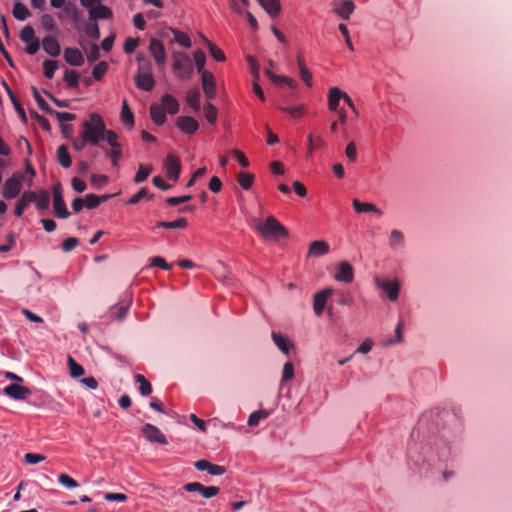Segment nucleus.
Returning a JSON list of instances; mask_svg holds the SVG:
<instances>
[{"label": "nucleus", "instance_id": "nucleus-1", "mask_svg": "<svg viewBox=\"0 0 512 512\" xmlns=\"http://www.w3.org/2000/svg\"><path fill=\"white\" fill-rule=\"evenodd\" d=\"M252 228L265 239H279L288 235L287 229L272 215L268 216L265 221L260 218H251Z\"/></svg>", "mask_w": 512, "mask_h": 512}, {"label": "nucleus", "instance_id": "nucleus-2", "mask_svg": "<svg viewBox=\"0 0 512 512\" xmlns=\"http://www.w3.org/2000/svg\"><path fill=\"white\" fill-rule=\"evenodd\" d=\"M83 131L81 135L91 145H98L104 140L106 126L103 118L98 113H91L88 121L83 122Z\"/></svg>", "mask_w": 512, "mask_h": 512}, {"label": "nucleus", "instance_id": "nucleus-3", "mask_svg": "<svg viewBox=\"0 0 512 512\" xmlns=\"http://www.w3.org/2000/svg\"><path fill=\"white\" fill-rule=\"evenodd\" d=\"M172 57V70L181 80H189L193 75V63L190 56L181 51H174Z\"/></svg>", "mask_w": 512, "mask_h": 512}, {"label": "nucleus", "instance_id": "nucleus-4", "mask_svg": "<svg viewBox=\"0 0 512 512\" xmlns=\"http://www.w3.org/2000/svg\"><path fill=\"white\" fill-rule=\"evenodd\" d=\"M53 207L54 215L60 219H67L70 216L61 190V184L58 183L53 186Z\"/></svg>", "mask_w": 512, "mask_h": 512}, {"label": "nucleus", "instance_id": "nucleus-5", "mask_svg": "<svg viewBox=\"0 0 512 512\" xmlns=\"http://www.w3.org/2000/svg\"><path fill=\"white\" fill-rule=\"evenodd\" d=\"M148 50L158 67H163L167 61L164 44L157 38L152 37L149 41Z\"/></svg>", "mask_w": 512, "mask_h": 512}, {"label": "nucleus", "instance_id": "nucleus-6", "mask_svg": "<svg viewBox=\"0 0 512 512\" xmlns=\"http://www.w3.org/2000/svg\"><path fill=\"white\" fill-rule=\"evenodd\" d=\"M21 180V175H13L5 180L2 190V195L5 199H13L21 192Z\"/></svg>", "mask_w": 512, "mask_h": 512}, {"label": "nucleus", "instance_id": "nucleus-7", "mask_svg": "<svg viewBox=\"0 0 512 512\" xmlns=\"http://www.w3.org/2000/svg\"><path fill=\"white\" fill-rule=\"evenodd\" d=\"M333 278L342 283L350 284L354 280V270L352 265L347 261H342L335 266Z\"/></svg>", "mask_w": 512, "mask_h": 512}, {"label": "nucleus", "instance_id": "nucleus-8", "mask_svg": "<svg viewBox=\"0 0 512 512\" xmlns=\"http://www.w3.org/2000/svg\"><path fill=\"white\" fill-rule=\"evenodd\" d=\"M375 284L381 288L387 295L388 299L392 302L396 301L399 296L400 282L395 279L394 281L383 280L375 278Z\"/></svg>", "mask_w": 512, "mask_h": 512}, {"label": "nucleus", "instance_id": "nucleus-9", "mask_svg": "<svg viewBox=\"0 0 512 512\" xmlns=\"http://www.w3.org/2000/svg\"><path fill=\"white\" fill-rule=\"evenodd\" d=\"M141 433L149 442L159 443L162 445H166L168 443L166 436L153 424L146 423L141 428Z\"/></svg>", "mask_w": 512, "mask_h": 512}, {"label": "nucleus", "instance_id": "nucleus-10", "mask_svg": "<svg viewBox=\"0 0 512 512\" xmlns=\"http://www.w3.org/2000/svg\"><path fill=\"white\" fill-rule=\"evenodd\" d=\"M183 489L187 492H197L207 499L216 496L220 491L216 486H204L199 482L187 483L183 486Z\"/></svg>", "mask_w": 512, "mask_h": 512}, {"label": "nucleus", "instance_id": "nucleus-11", "mask_svg": "<svg viewBox=\"0 0 512 512\" xmlns=\"http://www.w3.org/2000/svg\"><path fill=\"white\" fill-rule=\"evenodd\" d=\"M164 166L167 177L173 181H177L181 172L180 159L174 154H168Z\"/></svg>", "mask_w": 512, "mask_h": 512}, {"label": "nucleus", "instance_id": "nucleus-12", "mask_svg": "<svg viewBox=\"0 0 512 512\" xmlns=\"http://www.w3.org/2000/svg\"><path fill=\"white\" fill-rule=\"evenodd\" d=\"M333 12L343 20H348L355 10L352 0H339L333 2Z\"/></svg>", "mask_w": 512, "mask_h": 512}, {"label": "nucleus", "instance_id": "nucleus-13", "mask_svg": "<svg viewBox=\"0 0 512 512\" xmlns=\"http://www.w3.org/2000/svg\"><path fill=\"white\" fill-rule=\"evenodd\" d=\"M3 393L14 400H26L31 395V390L17 383L10 384L3 389Z\"/></svg>", "mask_w": 512, "mask_h": 512}, {"label": "nucleus", "instance_id": "nucleus-14", "mask_svg": "<svg viewBox=\"0 0 512 512\" xmlns=\"http://www.w3.org/2000/svg\"><path fill=\"white\" fill-rule=\"evenodd\" d=\"M201 83L205 96L212 100L216 97L215 77L211 72H205L201 75Z\"/></svg>", "mask_w": 512, "mask_h": 512}, {"label": "nucleus", "instance_id": "nucleus-15", "mask_svg": "<svg viewBox=\"0 0 512 512\" xmlns=\"http://www.w3.org/2000/svg\"><path fill=\"white\" fill-rule=\"evenodd\" d=\"M177 127L185 134H194L199 129V123L190 116H180L177 118Z\"/></svg>", "mask_w": 512, "mask_h": 512}, {"label": "nucleus", "instance_id": "nucleus-16", "mask_svg": "<svg viewBox=\"0 0 512 512\" xmlns=\"http://www.w3.org/2000/svg\"><path fill=\"white\" fill-rule=\"evenodd\" d=\"M64 59L72 66H82L84 64V56L77 48L67 47L64 49Z\"/></svg>", "mask_w": 512, "mask_h": 512}, {"label": "nucleus", "instance_id": "nucleus-17", "mask_svg": "<svg viewBox=\"0 0 512 512\" xmlns=\"http://www.w3.org/2000/svg\"><path fill=\"white\" fill-rule=\"evenodd\" d=\"M36 200V193L33 191L24 192L16 203L15 215L21 217L24 213L25 208Z\"/></svg>", "mask_w": 512, "mask_h": 512}, {"label": "nucleus", "instance_id": "nucleus-18", "mask_svg": "<svg viewBox=\"0 0 512 512\" xmlns=\"http://www.w3.org/2000/svg\"><path fill=\"white\" fill-rule=\"evenodd\" d=\"M44 51L51 57H57L61 53V47L57 39L53 36H45L42 40Z\"/></svg>", "mask_w": 512, "mask_h": 512}, {"label": "nucleus", "instance_id": "nucleus-19", "mask_svg": "<svg viewBox=\"0 0 512 512\" xmlns=\"http://www.w3.org/2000/svg\"><path fill=\"white\" fill-rule=\"evenodd\" d=\"M134 80L137 88L143 91H151L156 84L153 75L136 74Z\"/></svg>", "mask_w": 512, "mask_h": 512}, {"label": "nucleus", "instance_id": "nucleus-20", "mask_svg": "<svg viewBox=\"0 0 512 512\" xmlns=\"http://www.w3.org/2000/svg\"><path fill=\"white\" fill-rule=\"evenodd\" d=\"M272 340L274 344L285 354H289L290 349L293 348V344L290 342L288 337L284 336L281 333L272 332L271 334Z\"/></svg>", "mask_w": 512, "mask_h": 512}, {"label": "nucleus", "instance_id": "nucleus-21", "mask_svg": "<svg viewBox=\"0 0 512 512\" xmlns=\"http://www.w3.org/2000/svg\"><path fill=\"white\" fill-rule=\"evenodd\" d=\"M344 92L339 88L334 87L328 93V107L331 111H338L340 101L343 99Z\"/></svg>", "mask_w": 512, "mask_h": 512}, {"label": "nucleus", "instance_id": "nucleus-22", "mask_svg": "<svg viewBox=\"0 0 512 512\" xmlns=\"http://www.w3.org/2000/svg\"><path fill=\"white\" fill-rule=\"evenodd\" d=\"M89 17L92 20L109 19L112 17V11L109 7L99 3L96 7L89 10Z\"/></svg>", "mask_w": 512, "mask_h": 512}, {"label": "nucleus", "instance_id": "nucleus-23", "mask_svg": "<svg viewBox=\"0 0 512 512\" xmlns=\"http://www.w3.org/2000/svg\"><path fill=\"white\" fill-rule=\"evenodd\" d=\"M259 5L271 16L276 17L281 11L279 0H256Z\"/></svg>", "mask_w": 512, "mask_h": 512}, {"label": "nucleus", "instance_id": "nucleus-24", "mask_svg": "<svg viewBox=\"0 0 512 512\" xmlns=\"http://www.w3.org/2000/svg\"><path fill=\"white\" fill-rule=\"evenodd\" d=\"M161 103L163 109L171 115H174L179 111V103L177 99L170 94L163 95L161 98Z\"/></svg>", "mask_w": 512, "mask_h": 512}, {"label": "nucleus", "instance_id": "nucleus-25", "mask_svg": "<svg viewBox=\"0 0 512 512\" xmlns=\"http://www.w3.org/2000/svg\"><path fill=\"white\" fill-rule=\"evenodd\" d=\"M120 119H121V122L129 129H132L134 127V114L131 111V109L129 108V105H128L126 99H124L122 101V109H121Z\"/></svg>", "mask_w": 512, "mask_h": 512}, {"label": "nucleus", "instance_id": "nucleus-26", "mask_svg": "<svg viewBox=\"0 0 512 512\" xmlns=\"http://www.w3.org/2000/svg\"><path fill=\"white\" fill-rule=\"evenodd\" d=\"M353 208L355 209V211L357 213H362V212H372L378 216H381L383 214V212L378 208L376 207L374 204H371V203H367V202H360L358 199H354L353 200Z\"/></svg>", "mask_w": 512, "mask_h": 512}, {"label": "nucleus", "instance_id": "nucleus-27", "mask_svg": "<svg viewBox=\"0 0 512 512\" xmlns=\"http://www.w3.org/2000/svg\"><path fill=\"white\" fill-rule=\"evenodd\" d=\"M265 74L273 81L276 85L286 84L289 88L295 89L297 84L295 80L286 76H277L269 69H265Z\"/></svg>", "mask_w": 512, "mask_h": 512}, {"label": "nucleus", "instance_id": "nucleus-28", "mask_svg": "<svg viewBox=\"0 0 512 512\" xmlns=\"http://www.w3.org/2000/svg\"><path fill=\"white\" fill-rule=\"evenodd\" d=\"M56 157H57V161L58 163L63 167V168H69L72 164V160H71V156L68 152V148L67 146L65 145H60L58 148H57V152H56Z\"/></svg>", "mask_w": 512, "mask_h": 512}, {"label": "nucleus", "instance_id": "nucleus-29", "mask_svg": "<svg viewBox=\"0 0 512 512\" xmlns=\"http://www.w3.org/2000/svg\"><path fill=\"white\" fill-rule=\"evenodd\" d=\"M200 96L198 89H190L186 94V102L195 113L200 110Z\"/></svg>", "mask_w": 512, "mask_h": 512}, {"label": "nucleus", "instance_id": "nucleus-30", "mask_svg": "<svg viewBox=\"0 0 512 512\" xmlns=\"http://www.w3.org/2000/svg\"><path fill=\"white\" fill-rule=\"evenodd\" d=\"M150 116L153 122L158 126L163 125L166 121L165 111L157 104L151 105Z\"/></svg>", "mask_w": 512, "mask_h": 512}, {"label": "nucleus", "instance_id": "nucleus-31", "mask_svg": "<svg viewBox=\"0 0 512 512\" xmlns=\"http://www.w3.org/2000/svg\"><path fill=\"white\" fill-rule=\"evenodd\" d=\"M404 234L397 229H393L389 235V246L392 249L404 247Z\"/></svg>", "mask_w": 512, "mask_h": 512}, {"label": "nucleus", "instance_id": "nucleus-32", "mask_svg": "<svg viewBox=\"0 0 512 512\" xmlns=\"http://www.w3.org/2000/svg\"><path fill=\"white\" fill-rule=\"evenodd\" d=\"M13 16L17 20L23 21L30 16V11L24 4L16 1L13 6Z\"/></svg>", "mask_w": 512, "mask_h": 512}, {"label": "nucleus", "instance_id": "nucleus-33", "mask_svg": "<svg viewBox=\"0 0 512 512\" xmlns=\"http://www.w3.org/2000/svg\"><path fill=\"white\" fill-rule=\"evenodd\" d=\"M135 381L139 383V392L143 396H148L152 393V386L150 382L141 374L135 375Z\"/></svg>", "mask_w": 512, "mask_h": 512}, {"label": "nucleus", "instance_id": "nucleus-34", "mask_svg": "<svg viewBox=\"0 0 512 512\" xmlns=\"http://www.w3.org/2000/svg\"><path fill=\"white\" fill-rule=\"evenodd\" d=\"M80 45L82 49L86 52L87 59L90 63H94L100 58V50L97 44L92 43L89 49L82 42H80Z\"/></svg>", "mask_w": 512, "mask_h": 512}, {"label": "nucleus", "instance_id": "nucleus-35", "mask_svg": "<svg viewBox=\"0 0 512 512\" xmlns=\"http://www.w3.org/2000/svg\"><path fill=\"white\" fill-rule=\"evenodd\" d=\"M172 34L174 35V41L177 42L179 45L190 48L192 46V42L190 40V37L177 29H171Z\"/></svg>", "mask_w": 512, "mask_h": 512}, {"label": "nucleus", "instance_id": "nucleus-36", "mask_svg": "<svg viewBox=\"0 0 512 512\" xmlns=\"http://www.w3.org/2000/svg\"><path fill=\"white\" fill-rule=\"evenodd\" d=\"M203 40L205 41V43L207 44L208 48H209V52L211 54V56L218 62H223L225 61L226 57L223 53V51L217 47L215 44H213L212 42H210L206 37L202 36Z\"/></svg>", "mask_w": 512, "mask_h": 512}, {"label": "nucleus", "instance_id": "nucleus-37", "mask_svg": "<svg viewBox=\"0 0 512 512\" xmlns=\"http://www.w3.org/2000/svg\"><path fill=\"white\" fill-rule=\"evenodd\" d=\"M297 64L299 67L301 79L303 80L304 83L310 86L312 81V75L308 68L306 67L304 60L300 55L297 57Z\"/></svg>", "mask_w": 512, "mask_h": 512}, {"label": "nucleus", "instance_id": "nucleus-38", "mask_svg": "<svg viewBox=\"0 0 512 512\" xmlns=\"http://www.w3.org/2000/svg\"><path fill=\"white\" fill-rule=\"evenodd\" d=\"M193 56L197 72L201 75H203L205 72H209L208 70L204 69L206 63L205 53L202 50H196Z\"/></svg>", "mask_w": 512, "mask_h": 512}, {"label": "nucleus", "instance_id": "nucleus-39", "mask_svg": "<svg viewBox=\"0 0 512 512\" xmlns=\"http://www.w3.org/2000/svg\"><path fill=\"white\" fill-rule=\"evenodd\" d=\"M237 181L242 189L248 190L254 182V175L247 172H240L237 175Z\"/></svg>", "mask_w": 512, "mask_h": 512}, {"label": "nucleus", "instance_id": "nucleus-40", "mask_svg": "<svg viewBox=\"0 0 512 512\" xmlns=\"http://www.w3.org/2000/svg\"><path fill=\"white\" fill-rule=\"evenodd\" d=\"M36 203V207L40 210H45L49 207L50 203V195L49 192L46 190H41L39 194H36V200L34 201Z\"/></svg>", "mask_w": 512, "mask_h": 512}, {"label": "nucleus", "instance_id": "nucleus-41", "mask_svg": "<svg viewBox=\"0 0 512 512\" xmlns=\"http://www.w3.org/2000/svg\"><path fill=\"white\" fill-rule=\"evenodd\" d=\"M151 172H152V166L140 164L139 169L134 176V182L136 184L144 182L148 178V176L150 175Z\"/></svg>", "mask_w": 512, "mask_h": 512}, {"label": "nucleus", "instance_id": "nucleus-42", "mask_svg": "<svg viewBox=\"0 0 512 512\" xmlns=\"http://www.w3.org/2000/svg\"><path fill=\"white\" fill-rule=\"evenodd\" d=\"M128 310H129L128 302L119 303L111 308V313L114 315V317L117 320L122 321L126 317Z\"/></svg>", "mask_w": 512, "mask_h": 512}, {"label": "nucleus", "instance_id": "nucleus-43", "mask_svg": "<svg viewBox=\"0 0 512 512\" xmlns=\"http://www.w3.org/2000/svg\"><path fill=\"white\" fill-rule=\"evenodd\" d=\"M68 367L71 377L77 378L84 374V368L71 356L68 357Z\"/></svg>", "mask_w": 512, "mask_h": 512}, {"label": "nucleus", "instance_id": "nucleus-44", "mask_svg": "<svg viewBox=\"0 0 512 512\" xmlns=\"http://www.w3.org/2000/svg\"><path fill=\"white\" fill-rule=\"evenodd\" d=\"M64 81L69 88H76L79 85V73L75 70H67L64 74Z\"/></svg>", "mask_w": 512, "mask_h": 512}, {"label": "nucleus", "instance_id": "nucleus-45", "mask_svg": "<svg viewBox=\"0 0 512 512\" xmlns=\"http://www.w3.org/2000/svg\"><path fill=\"white\" fill-rule=\"evenodd\" d=\"M203 112L208 123L215 124L218 115L216 107L211 103H207L203 108Z\"/></svg>", "mask_w": 512, "mask_h": 512}, {"label": "nucleus", "instance_id": "nucleus-46", "mask_svg": "<svg viewBox=\"0 0 512 512\" xmlns=\"http://www.w3.org/2000/svg\"><path fill=\"white\" fill-rule=\"evenodd\" d=\"M108 68H109L108 63L105 61H101L100 63L95 65L92 70L93 78L98 81L101 80L103 78V76L106 74V72L108 71Z\"/></svg>", "mask_w": 512, "mask_h": 512}, {"label": "nucleus", "instance_id": "nucleus-47", "mask_svg": "<svg viewBox=\"0 0 512 512\" xmlns=\"http://www.w3.org/2000/svg\"><path fill=\"white\" fill-rule=\"evenodd\" d=\"M268 417V412L265 410H259L253 412L247 421L248 426L254 427L257 426L262 419H266Z\"/></svg>", "mask_w": 512, "mask_h": 512}, {"label": "nucleus", "instance_id": "nucleus-48", "mask_svg": "<svg viewBox=\"0 0 512 512\" xmlns=\"http://www.w3.org/2000/svg\"><path fill=\"white\" fill-rule=\"evenodd\" d=\"M57 68H58L57 61L45 60L43 62L44 76L48 79H52Z\"/></svg>", "mask_w": 512, "mask_h": 512}, {"label": "nucleus", "instance_id": "nucleus-49", "mask_svg": "<svg viewBox=\"0 0 512 512\" xmlns=\"http://www.w3.org/2000/svg\"><path fill=\"white\" fill-rule=\"evenodd\" d=\"M32 91H33V97L35 99V101L37 102L38 104V107L45 113H52V109L50 108V106L47 104V102L41 97L40 93L38 92V90L33 87L32 88Z\"/></svg>", "mask_w": 512, "mask_h": 512}, {"label": "nucleus", "instance_id": "nucleus-50", "mask_svg": "<svg viewBox=\"0 0 512 512\" xmlns=\"http://www.w3.org/2000/svg\"><path fill=\"white\" fill-rule=\"evenodd\" d=\"M20 39L25 43H29L35 40V30L32 26H25L20 32Z\"/></svg>", "mask_w": 512, "mask_h": 512}, {"label": "nucleus", "instance_id": "nucleus-51", "mask_svg": "<svg viewBox=\"0 0 512 512\" xmlns=\"http://www.w3.org/2000/svg\"><path fill=\"white\" fill-rule=\"evenodd\" d=\"M58 482L68 489H74L78 487V482L65 473H62L58 476Z\"/></svg>", "mask_w": 512, "mask_h": 512}, {"label": "nucleus", "instance_id": "nucleus-52", "mask_svg": "<svg viewBox=\"0 0 512 512\" xmlns=\"http://www.w3.org/2000/svg\"><path fill=\"white\" fill-rule=\"evenodd\" d=\"M294 377V366L292 362H286L283 366L281 382H288Z\"/></svg>", "mask_w": 512, "mask_h": 512}, {"label": "nucleus", "instance_id": "nucleus-53", "mask_svg": "<svg viewBox=\"0 0 512 512\" xmlns=\"http://www.w3.org/2000/svg\"><path fill=\"white\" fill-rule=\"evenodd\" d=\"M85 33L86 35L94 40L99 39L100 37V30L97 23H89L85 26Z\"/></svg>", "mask_w": 512, "mask_h": 512}, {"label": "nucleus", "instance_id": "nucleus-54", "mask_svg": "<svg viewBox=\"0 0 512 512\" xmlns=\"http://www.w3.org/2000/svg\"><path fill=\"white\" fill-rule=\"evenodd\" d=\"M117 139L118 135L116 132L112 130H106L104 134V140H106L112 148H120V143L117 141Z\"/></svg>", "mask_w": 512, "mask_h": 512}, {"label": "nucleus", "instance_id": "nucleus-55", "mask_svg": "<svg viewBox=\"0 0 512 512\" xmlns=\"http://www.w3.org/2000/svg\"><path fill=\"white\" fill-rule=\"evenodd\" d=\"M41 25L46 31H52L55 29V20L50 14H43Z\"/></svg>", "mask_w": 512, "mask_h": 512}, {"label": "nucleus", "instance_id": "nucleus-56", "mask_svg": "<svg viewBox=\"0 0 512 512\" xmlns=\"http://www.w3.org/2000/svg\"><path fill=\"white\" fill-rule=\"evenodd\" d=\"M139 38L128 37L124 42L123 49L126 53H132L139 45Z\"/></svg>", "mask_w": 512, "mask_h": 512}, {"label": "nucleus", "instance_id": "nucleus-57", "mask_svg": "<svg viewBox=\"0 0 512 512\" xmlns=\"http://www.w3.org/2000/svg\"><path fill=\"white\" fill-rule=\"evenodd\" d=\"M50 114L54 115L56 117V119L60 122H68V121H73L76 119L75 114L68 113V112H59V111L52 110V113H50Z\"/></svg>", "mask_w": 512, "mask_h": 512}, {"label": "nucleus", "instance_id": "nucleus-58", "mask_svg": "<svg viewBox=\"0 0 512 512\" xmlns=\"http://www.w3.org/2000/svg\"><path fill=\"white\" fill-rule=\"evenodd\" d=\"M109 179L104 174H92L91 183L96 187H102L108 183Z\"/></svg>", "mask_w": 512, "mask_h": 512}, {"label": "nucleus", "instance_id": "nucleus-59", "mask_svg": "<svg viewBox=\"0 0 512 512\" xmlns=\"http://www.w3.org/2000/svg\"><path fill=\"white\" fill-rule=\"evenodd\" d=\"M24 458H25V462L29 465H35V464H38L41 461L45 460L44 455L35 454V453H26Z\"/></svg>", "mask_w": 512, "mask_h": 512}, {"label": "nucleus", "instance_id": "nucleus-60", "mask_svg": "<svg viewBox=\"0 0 512 512\" xmlns=\"http://www.w3.org/2000/svg\"><path fill=\"white\" fill-rule=\"evenodd\" d=\"M84 204L88 209H95L99 206L98 195L87 194L84 199Z\"/></svg>", "mask_w": 512, "mask_h": 512}, {"label": "nucleus", "instance_id": "nucleus-61", "mask_svg": "<svg viewBox=\"0 0 512 512\" xmlns=\"http://www.w3.org/2000/svg\"><path fill=\"white\" fill-rule=\"evenodd\" d=\"M151 266L153 267H160L163 270H170L172 268V265L168 264L164 258L160 256H155L151 258Z\"/></svg>", "mask_w": 512, "mask_h": 512}, {"label": "nucleus", "instance_id": "nucleus-62", "mask_svg": "<svg viewBox=\"0 0 512 512\" xmlns=\"http://www.w3.org/2000/svg\"><path fill=\"white\" fill-rule=\"evenodd\" d=\"M79 244V241L75 237H69L65 239L62 243V250L64 252H70L72 251L77 245Z\"/></svg>", "mask_w": 512, "mask_h": 512}, {"label": "nucleus", "instance_id": "nucleus-63", "mask_svg": "<svg viewBox=\"0 0 512 512\" xmlns=\"http://www.w3.org/2000/svg\"><path fill=\"white\" fill-rule=\"evenodd\" d=\"M345 154H346V157L347 159L350 161V162H354L357 158V152H356V145L354 144V142H350L346 149H345Z\"/></svg>", "mask_w": 512, "mask_h": 512}, {"label": "nucleus", "instance_id": "nucleus-64", "mask_svg": "<svg viewBox=\"0 0 512 512\" xmlns=\"http://www.w3.org/2000/svg\"><path fill=\"white\" fill-rule=\"evenodd\" d=\"M148 195V191L146 188H141L137 193H135L128 201V204L134 205L137 204L141 199Z\"/></svg>", "mask_w": 512, "mask_h": 512}]
</instances>
